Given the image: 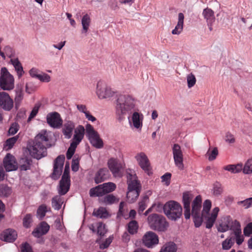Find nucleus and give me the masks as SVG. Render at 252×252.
<instances>
[{"label": "nucleus", "mask_w": 252, "mask_h": 252, "mask_svg": "<svg viewBox=\"0 0 252 252\" xmlns=\"http://www.w3.org/2000/svg\"><path fill=\"white\" fill-rule=\"evenodd\" d=\"M187 79L188 86L189 88H191L195 85L196 83V78L195 76L192 73H190L187 76Z\"/></svg>", "instance_id": "nucleus-53"}, {"label": "nucleus", "mask_w": 252, "mask_h": 252, "mask_svg": "<svg viewBox=\"0 0 252 252\" xmlns=\"http://www.w3.org/2000/svg\"><path fill=\"white\" fill-rule=\"evenodd\" d=\"M23 98V93L21 90H19L16 91V95L15 97V101L16 103V105H17V104H19Z\"/></svg>", "instance_id": "nucleus-58"}, {"label": "nucleus", "mask_w": 252, "mask_h": 252, "mask_svg": "<svg viewBox=\"0 0 252 252\" xmlns=\"http://www.w3.org/2000/svg\"><path fill=\"white\" fill-rule=\"evenodd\" d=\"M233 244L231 239H226L222 243V247L223 250H228L230 249Z\"/></svg>", "instance_id": "nucleus-59"}, {"label": "nucleus", "mask_w": 252, "mask_h": 252, "mask_svg": "<svg viewBox=\"0 0 252 252\" xmlns=\"http://www.w3.org/2000/svg\"><path fill=\"white\" fill-rule=\"evenodd\" d=\"M85 131V129L83 126L79 125L77 126L66 153V158L68 159H70L74 155L77 146L84 138Z\"/></svg>", "instance_id": "nucleus-3"}, {"label": "nucleus", "mask_w": 252, "mask_h": 252, "mask_svg": "<svg viewBox=\"0 0 252 252\" xmlns=\"http://www.w3.org/2000/svg\"><path fill=\"white\" fill-rule=\"evenodd\" d=\"M202 204L201 196L197 195L192 201L191 214H199L201 213Z\"/></svg>", "instance_id": "nucleus-25"}, {"label": "nucleus", "mask_w": 252, "mask_h": 252, "mask_svg": "<svg viewBox=\"0 0 252 252\" xmlns=\"http://www.w3.org/2000/svg\"><path fill=\"white\" fill-rule=\"evenodd\" d=\"M13 107V101L4 92H0V107L5 111H10Z\"/></svg>", "instance_id": "nucleus-18"}, {"label": "nucleus", "mask_w": 252, "mask_h": 252, "mask_svg": "<svg viewBox=\"0 0 252 252\" xmlns=\"http://www.w3.org/2000/svg\"><path fill=\"white\" fill-rule=\"evenodd\" d=\"M91 197H100L105 195L104 189L101 185L91 189L89 192Z\"/></svg>", "instance_id": "nucleus-32"}, {"label": "nucleus", "mask_w": 252, "mask_h": 252, "mask_svg": "<svg viewBox=\"0 0 252 252\" xmlns=\"http://www.w3.org/2000/svg\"><path fill=\"white\" fill-rule=\"evenodd\" d=\"M64 159L65 158L63 155H60L56 158L54 161L53 172L51 176L53 179H58L61 175Z\"/></svg>", "instance_id": "nucleus-16"}, {"label": "nucleus", "mask_w": 252, "mask_h": 252, "mask_svg": "<svg viewBox=\"0 0 252 252\" xmlns=\"http://www.w3.org/2000/svg\"><path fill=\"white\" fill-rule=\"evenodd\" d=\"M134 158L140 167L148 175H150L151 167L150 161L145 153L142 152L138 153Z\"/></svg>", "instance_id": "nucleus-12"}, {"label": "nucleus", "mask_w": 252, "mask_h": 252, "mask_svg": "<svg viewBox=\"0 0 252 252\" xmlns=\"http://www.w3.org/2000/svg\"><path fill=\"white\" fill-rule=\"evenodd\" d=\"M47 212V208L45 205H40L37 210V216L39 219L42 220Z\"/></svg>", "instance_id": "nucleus-47"}, {"label": "nucleus", "mask_w": 252, "mask_h": 252, "mask_svg": "<svg viewBox=\"0 0 252 252\" xmlns=\"http://www.w3.org/2000/svg\"><path fill=\"white\" fill-rule=\"evenodd\" d=\"M63 202L60 196L56 195L52 198V206L54 209L59 210L61 209Z\"/></svg>", "instance_id": "nucleus-38"}, {"label": "nucleus", "mask_w": 252, "mask_h": 252, "mask_svg": "<svg viewBox=\"0 0 252 252\" xmlns=\"http://www.w3.org/2000/svg\"><path fill=\"white\" fill-rule=\"evenodd\" d=\"M48 141L49 139L47 132L43 131L36 135L34 143L41 144V145H44L45 147V145H47L46 143Z\"/></svg>", "instance_id": "nucleus-35"}, {"label": "nucleus", "mask_w": 252, "mask_h": 252, "mask_svg": "<svg viewBox=\"0 0 252 252\" xmlns=\"http://www.w3.org/2000/svg\"><path fill=\"white\" fill-rule=\"evenodd\" d=\"M219 154L217 147H210L205 155V158L210 161L214 160Z\"/></svg>", "instance_id": "nucleus-33"}, {"label": "nucleus", "mask_w": 252, "mask_h": 252, "mask_svg": "<svg viewBox=\"0 0 252 252\" xmlns=\"http://www.w3.org/2000/svg\"><path fill=\"white\" fill-rule=\"evenodd\" d=\"M115 93L102 81H98L96 84V94L100 99H106L114 96Z\"/></svg>", "instance_id": "nucleus-8"}, {"label": "nucleus", "mask_w": 252, "mask_h": 252, "mask_svg": "<svg viewBox=\"0 0 252 252\" xmlns=\"http://www.w3.org/2000/svg\"><path fill=\"white\" fill-rule=\"evenodd\" d=\"M109 177L108 170L106 168L100 169L95 174L94 181L96 184L101 183L108 179Z\"/></svg>", "instance_id": "nucleus-24"}, {"label": "nucleus", "mask_w": 252, "mask_h": 252, "mask_svg": "<svg viewBox=\"0 0 252 252\" xmlns=\"http://www.w3.org/2000/svg\"><path fill=\"white\" fill-rule=\"evenodd\" d=\"M86 135L91 144L95 148L100 149L103 146L102 140L96 131L93 126L90 124L86 126Z\"/></svg>", "instance_id": "nucleus-7"}, {"label": "nucleus", "mask_w": 252, "mask_h": 252, "mask_svg": "<svg viewBox=\"0 0 252 252\" xmlns=\"http://www.w3.org/2000/svg\"><path fill=\"white\" fill-rule=\"evenodd\" d=\"M50 226L45 221L41 222L33 231L32 235L35 237H40L46 234L49 231Z\"/></svg>", "instance_id": "nucleus-22"}, {"label": "nucleus", "mask_w": 252, "mask_h": 252, "mask_svg": "<svg viewBox=\"0 0 252 252\" xmlns=\"http://www.w3.org/2000/svg\"><path fill=\"white\" fill-rule=\"evenodd\" d=\"M172 152L175 165L182 170L184 168L183 163V152L181 147L178 144H174L172 146Z\"/></svg>", "instance_id": "nucleus-9"}, {"label": "nucleus", "mask_w": 252, "mask_h": 252, "mask_svg": "<svg viewBox=\"0 0 252 252\" xmlns=\"http://www.w3.org/2000/svg\"><path fill=\"white\" fill-rule=\"evenodd\" d=\"M136 101L128 95L120 94L116 100V114L119 121H122L127 115H130L136 110Z\"/></svg>", "instance_id": "nucleus-1"}, {"label": "nucleus", "mask_w": 252, "mask_h": 252, "mask_svg": "<svg viewBox=\"0 0 252 252\" xmlns=\"http://www.w3.org/2000/svg\"><path fill=\"white\" fill-rule=\"evenodd\" d=\"M244 235L246 237H249L252 234V222L249 223L244 228Z\"/></svg>", "instance_id": "nucleus-55"}, {"label": "nucleus", "mask_w": 252, "mask_h": 252, "mask_svg": "<svg viewBox=\"0 0 252 252\" xmlns=\"http://www.w3.org/2000/svg\"><path fill=\"white\" fill-rule=\"evenodd\" d=\"M177 250L176 244L173 242H169L162 246L159 252H176Z\"/></svg>", "instance_id": "nucleus-34"}, {"label": "nucleus", "mask_w": 252, "mask_h": 252, "mask_svg": "<svg viewBox=\"0 0 252 252\" xmlns=\"http://www.w3.org/2000/svg\"><path fill=\"white\" fill-rule=\"evenodd\" d=\"M47 123L54 128H59L63 125V120L60 114L57 112H53L47 114Z\"/></svg>", "instance_id": "nucleus-14"}, {"label": "nucleus", "mask_w": 252, "mask_h": 252, "mask_svg": "<svg viewBox=\"0 0 252 252\" xmlns=\"http://www.w3.org/2000/svg\"><path fill=\"white\" fill-rule=\"evenodd\" d=\"M149 202V197L147 196H145L142 199L139 201L138 203V210L139 214H142L143 211L147 207V204Z\"/></svg>", "instance_id": "nucleus-40"}, {"label": "nucleus", "mask_w": 252, "mask_h": 252, "mask_svg": "<svg viewBox=\"0 0 252 252\" xmlns=\"http://www.w3.org/2000/svg\"><path fill=\"white\" fill-rule=\"evenodd\" d=\"M3 162L6 171H14L18 168V163L15 157L9 153L6 154L3 159Z\"/></svg>", "instance_id": "nucleus-19"}, {"label": "nucleus", "mask_w": 252, "mask_h": 252, "mask_svg": "<svg viewBox=\"0 0 252 252\" xmlns=\"http://www.w3.org/2000/svg\"><path fill=\"white\" fill-rule=\"evenodd\" d=\"M0 87L3 90H11L14 87L13 76L5 67H2L0 70Z\"/></svg>", "instance_id": "nucleus-6"}, {"label": "nucleus", "mask_w": 252, "mask_h": 252, "mask_svg": "<svg viewBox=\"0 0 252 252\" xmlns=\"http://www.w3.org/2000/svg\"><path fill=\"white\" fill-rule=\"evenodd\" d=\"M32 221V216L30 214H27L23 219V223L24 226L26 228L31 227Z\"/></svg>", "instance_id": "nucleus-51"}, {"label": "nucleus", "mask_w": 252, "mask_h": 252, "mask_svg": "<svg viewBox=\"0 0 252 252\" xmlns=\"http://www.w3.org/2000/svg\"><path fill=\"white\" fill-rule=\"evenodd\" d=\"M193 194L189 191H187L183 193V202L185 209L184 216L186 219H189L190 217V202L193 198Z\"/></svg>", "instance_id": "nucleus-17"}, {"label": "nucleus", "mask_w": 252, "mask_h": 252, "mask_svg": "<svg viewBox=\"0 0 252 252\" xmlns=\"http://www.w3.org/2000/svg\"><path fill=\"white\" fill-rule=\"evenodd\" d=\"M22 161L24 162V164L20 165V169L22 170H27L30 169V163L28 159H23Z\"/></svg>", "instance_id": "nucleus-60"}, {"label": "nucleus", "mask_w": 252, "mask_h": 252, "mask_svg": "<svg viewBox=\"0 0 252 252\" xmlns=\"http://www.w3.org/2000/svg\"><path fill=\"white\" fill-rule=\"evenodd\" d=\"M230 229V226L226 223H220L218 227V230L220 232H225Z\"/></svg>", "instance_id": "nucleus-61"}, {"label": "nucleus", "mask_w": 252, "mask_h": 252, "mask_svg": "<svg viewBox=\"0 0 252 252\" xmlns=\"http://www.w3.org/2000/svg\"><path fill=\"white\" fill-rule=\"evenodd\" d=\"M21 252H33L30 245L27 243L22 245Z\"/></svg>", "instance_id": "nucleus-64"}, {"label": "nucleus", "mask_w": 252, "mask_h": 252, "mask_svg": "<svg viewBox=\"0 0 252 252\" xmlns=\"http://www.w3.org/2000/svg\"><path fill=\"white\" fill-rule=\"evenodd\" d=\"M212 202L209 199L205 200L203 204V210L202 215H204V214H208L210 211L211 208Z\"/></svg>", "instance_id": "nucleus-49"}, {"label": "nucleus", "mask_w": 252, "mask_h": 252, "mask_svg": "<svg viewBox=\"0 0 252 252\" xmlns=\"http://www.w3.org/2000/svg\"><path fill=\"white\" fill-rule=\"evenodd\" d=\"M127 184L128 191L126 197L129 203L135 202L139 195L141 185L137 180V177L134 172H127Z\"/></svg>", "instance_id": "nucleus-2"}, {"label": "nucleus", "mask_w": 252, "mask_h": 252, "mask_svg": "<svg viewBox=\"0 0 252 252\" xmlns=\"http://www.w3.org/2000/svg\"><path fill=\"white\" fill-rule=\"evenodd\" d=\"M10 63L14 67L15 70L17 72L19 78L22 77L23 75L24 71L23 70V66L18 58L11 59Z\"/></svg>", "instance_id": "nucleus-31"}, {"label": "nucleus", "mask_w": 252, "mask_h": 252, "mask_svg": "<svg viewBox=\"0 0 252 252\" xmlns=\"http://www.w3.org/2000/svg\"><path fill=\"white\" fill-rule=\"evenodd\" d=\"M132 115L128 116V124L131 129L140 131L143 126V117L138 112L134 111Z\"/></svg>", "instance_id": "nucleus-11"}, {"label": "nucleus", "mask_w": 252, "mask_h": 252, "mask_svg": "<svg viewBox=\"0 0 252 252\" xmlns=\"http://www.w3.org/2000/svg\"><path fill=\"white\" fill-rule=\"evenodd\" d=\"M242 169L245 174H249L252 173V158L246 161Z\"/></svg>", "instance_id": "nucleus-45"}, {"label": "nucleus", "mask_w": 252, "mask_h": 252, "mask_svg": "<svg viewBox=\"0 0 252 252\" xmlns=\"http://www.w3.org/2000/svg\"><path fill=\"white\" fill-rule=\"evenodd\" d=\"M76 128L77 127L75 128V124L73 121H66L62 129V132L64 137L66 139H70L72 137L73 131L75 132Z\"/></svg>", "instance_id": "nucleus-20"}, {"label": "nucleus", "mask_w": 252, "mask_h": 252, "mask_svg": "<svg viewBox=\"0 0 252 252\" xmlns=\"http://www.w3.org/2000/svg\"><path fill=\"white\" fill-rule=\"evenodd\" d=\"M148 221L150 227L156 231H165L168 226L165 218L157 214H153L149 216Z\"/></svg>", "instance_id": "nucleus-5"}, {"label": "nucleus", "mask_w": 252, "mask_h": 252, "mask_svg": "<svg viewBox=\"0 0 252 252\" xmlns=\"http://www.w3.org/2000/svg\"><path fill=\"white\" fill-rule=\"evenodd\" d=\"M119 199L113 194H110L105 196L103 199V202L106 204H112L116 202H118Z\"/></svg>", "instance_id": "nucleus-44"}, {"label": "nucleus", "mask_w": 252, "mask_h": 252, "mask_svg": "<svg viewBox=\"0 0 252 252\" xmlns=\"http://www.w3.org/2000/svg\"><path fill=\"white\" fill-rule=\"evenodd\" d=\"M225 141L230 144L234 143L235 140L233 135L230 132L226 133L225 135Z\"/></svg>", "instance_id": "nucleus-63"}, {"label": "nucleus", "mask_w": 252, "mask_h": 252, "mask_svg": "<svg viewBox=\"0 0 252 252\" xmlns=\"http://www.w3.org/2000/svg\"><path fill=\"white\" fill-rule=\"evenodd\" d=\"M184 15L182 13L178 14V23L174 29L172 31L173 34L179 35L183 30Z\"/></svg>", "instance_id": "nucleus-27"}, {"label": "nucleus", "mask_w": 252, "mask_h": 252, "mask_svg": "<svg viewBox=\"0 0 252 252\" xmlns=\"http://www.w3.org/2000/svg\"><path fill=\"white\" fill-rule=\"evenodd\" d=\"M158 236L153 231H148L143 236L142 242L148 248H153L158 243Z\"/></svg>", "instance_id": "nucleus-15"}, {"label": "nucleus", "mask_w": 252, "mask_h": 252, "mask_svg": "<svg viewBox=\"0 0 252 252\" xmlns=\"http://www.w3.org/2000/svg\"><path fill=\"white\" fill-rule=\"evenodd\" d=\"M18 139L17 136H14L6 140L4 144V148L6 150L11 149Z\"/></svg>", "instance_id": "nucleus-48"}, {"label": "nucleus", "mask_w": 252, "mask_h": 252, "mask_svg": "<svg viewBox=\"0 0 252 252\" xmlns=\"http://www.w3.org/2000/svg\"><path fill=\"white\" fill-rule=\"evenodd\" d=\"M243 164L241 163L235 164H229L225 166L223 169L225 170H227L231 172L232 173H237L241 171L242 170Z\"/></svg>", "instance_id": "nucleus-37"}, {"label": "nucleus", "mask_w": 252, "mask_h": 252, "mask_svg": "<svg viewBox=\"0 0 252 252\" xmlns=\"http://www.w3.org/2000/svg\"><path fill=\"white\" fill-rule=\"evenodd\" d=\"M182 207L175 201H169L164 204V214L171 220H176L182 215Z\"/></svg>", "instance_id": "nucleus-4"}, {"label": "nucleus", "mask_w": 252, "mask_h": 252, "mask_svg": "<svg viewBox=\"0 0 252 252\" xmlns=\"http://www.w3.org/2000/svg\"><path fill=\"white\" fill-rule=\"evenodd\" d=\"M17 237L16 232L13 229H8L4 231L0 234V238L1 240L7 242H12L15 241Z\"/></svg>", "instance_id": "nucleus-21"}, {"label": "nucleus", "mask_w": 252, "mask_h": 252, "mask_svg": "<svg viewBox=\"0 0 252 252\" xmlns=\"http://www.w3.org/2000/svg\"><path fill=\"white\" fill-rule=\"evenodd\" d=\"M237 204L242 205L245 209H248L252 206V197L247 198L246 199L238 201Z\"/></svg>", "instance_id": "nucleus-52"}, {"label": "nucleus", "mask_w": 252, "mask_h": 252, "mask_svg": "<svg viewBox=\"0 0 252 252\" xmlns=\"http://www.w3.org/2000/svg\"><path fill=\"white\" fill-rule=\"evenodd\" d=\"M11 193V189L6 185H0V196H7Z\"/></svg>", "instance_id": "nucleus-46"}, {"label": "nucleus", "mask_w": 252, "mask_h": 252, "mask_svg": "<svg viewBox=\"0 0 252 252\" xmlns=\"http://www.w3.org/2000/svg\"><path fill=\"white\" fill-rule=\"evenodd\" d=\"M3 50L6 55L10 58L12 59V58L15 55L14 50L11 46L9 45L5 46L3 48Z\"/></svg>", "instance_id": "nucleus-54"}, {"label": "nucleus", "mask_w": 252, "mask_h": 252, "mask_svg": "<svg viewBox=\"0 0 252 252\" xmlns=\"http://www.w3.org/2000/svg\"><path fill=\"white\" fill-rule=\"evenodd\" d=\"M79 161L78 158H73L72 160V165H71V168L72 170L73 171H77L79 169Z\"/></svg>", "instance_id": "nucleus-62"}, {"label": "nucleus", "mask_w": 252, "mask_h": 252, "mask_svg": "<svg viewBox=\"0 0 252 252\" xmlns=\"http://www.w3.org/2000/svg\"><path fill=\"white\" fill-rule=\"evenodd\" d=\"M90 229L93 232H95L96 229L97 234L100 236H104L106 232L105 225L101 222L96 223L95 224H91L90 226Z\"/></svg>", "instance_id": "nucleus-30"}, {"label": "nucleus", "mask_w": 252, "mask_h": 252, "mask_svg": "<svg viewBox=\"0 0 252 252\" xmlns=\"http://www.w3.org/2000/svg\"><path fill=\"white\" fill-rule=\"evenodd\" d=\"M109 169L115 177H122V170L124 168L123 163L117 158H111L107 162Z\"/></svg>", "instance_id": "nucleus-10"}, {"label": "nucleus", "mask_w": 252, "mask_h": 252, "mask_svg": "<svg viewBox=\"0 0 252 252\" xmlns=\"http://www.w3.org/2000/svg\"><path fill=\"white\" fill-rule=\"evenodd\" d=\"M29 151L32 157L36 159H40L47 155L46 148L44 145L34 143L32 146L29 148Z\"/></svg>", "instance_id": "nucleus-13"}, {"label": "nucleus", "mask_w": 252, "mask_h": 252, "mask_svg": "<svg viewBox=\"0 0 252 252\" xmlns=\"http://www.w3.org/2000/svg\"><path fill=\"white\" fill-rule=\"evenodd\" d=\"M37 79L43 82H49L51 80V77L45 73H41L37 76Z\"/></svg>", "instance_id": "nucleus-56"}, {"label": "nucleus", "mask_w": 252, "mask_h": 252, "mask_svg": "<svg viewBox=\"0 0 252 252\" xmlns=\"http://www.w3.org/2000/svg\"><path fill=\"white\" fill-rule=\"evenodd\" d=\"M91 17L88 14H85L83 15L81 19V25L82 26L81 33L85 35L87 34L91 25Z\"/></svg>", "instance_id": "nucleus-26"}, {"label": "nucleus", "mask_w": 252, "mask_h": 252, "mask_svg": "<svg viewBox=\"0 0 252 252\" xmlns=\"http://www.w3.org/2000/svg\"><path fill=\"white\" fill-rule=\"evenodd\" d=\"M219 211L218 207H215L212 211V212L206 221V227L211 228L214 225V223L217 219Z\"/></svg>", "instance_id": "nucleus-29"}, {"label": "nucleus", "mask_w": 252, "mask_h": 252, "mask_svg": "<svg viewBox=\"0 0 252 252\" xmlns=\"http://www.w3.org/2000/svg\"><path fill=\"white\" fill-rule=\"evenodd\" d=\"M93 214L94 216L101 219L107 218L109 216L108 212L106 208L104 207H99L98 209H94Z\"/></svg>", "instance_id": "nucleus-36"}, {"label": "nucleus", "mask_w": 252, "mask_h": 252, "mask_svg": "<svg viewBox=\"0 0 252 252\" xmlns=\"http://www.w3.org/2000/svg\"><path fill=\"white\" fill-rule=\"evenodd\" d=\"M70 187V179H62L60 182L58 192L60 195H64Z\"/></svg>", "instance_id": "nucleus-28"}, {"label": "nucleus", "mask_w": 252, "mask_h": 252, "mask_svg": "<svg viewBox=\"0 0 252 252\" xmlns=\"http://www.w3.org/2000/svg\"><path fill=\"white\" fill-rule=\"evenodd\" d=\"M202 14L206 19L210 31H211L212 30V24L215 20L214 11L211 9L207 8L204 9Z\"/></svg>", "instance_id": "nucleus-23"}, {"label": "nucleus", "mask_w": 252, "mask_h": 252, "mask_svg": "<svg viewBox=\"0 0 252 252\" xmlns=\"http://www.w3.org/2000/svg\"><path fill=\"white\" fill-rule=\"evenodd\" d=\"M223 192V189L221 185L218 182H216L213 185L212 192L214 196H218Z\"/></svg>", "instance_id": "nucleus-41"}, {"label": "nucleus", "mask_w": 252, "mask_h": 252, "mask_svg": "<svg viewBox=\"0 0 252 252\" xmlns=\"http://www.w3.org/2000/svg\"><path fill=\"white\" fill-rule=\"evenodd\" d=\"M103 186L105 194L110 193L116 189V185L112 182H108L101 184Z\"/></svg>", "instance_id": "nucleus-39"}, {"label": "nucleus", "mask_w": 252, "mask_h": 252, "mask_svg": "<svg viewBox=\"0 0 252 252\" xmlns=\"http://www.w3.org/2000/svg\"><path fill=\"white\" fill-rule=\"evenodd\" d=\"M138 225L136 221L132 220L128 224L127 230L131 234H134L137 232Z\"/></svg>", "instance_id": "nucleus-42"}, {"label": "nucleus", "mask_w": 252, "mask_h": 252, "mask_svg": "<svg viewBox=\"0 0 252 252\" xmlns=\"http://www.w3.org/2000/svg\"><path fill=\"white\" fill-rule=\"evenodd\" d=\"M230 229L232 230L234 234H239L242 233L240 223L236 220L232 221L230 226Z\"/></svg>", "instance_id": "nucleus-43"}, {"label": "nucleus", "mask_w": 252, "mask_h": 252, "mask_svg": "<svg viewBox=\"0 0 252 252\" xmlns=\"http://www.w3.org/2000/svg\"><path fill=\"white\" fill-rule=\"evenodd\" d=\"M192 217L193 219V221L194 222V225L195 227H199L202 222V218L201 217L202 214H191Z\"/></svg>", "instance_id": "nucleus-50"}, {"label": "nucleus", "mask_w": 252, "mask_h": 252, "mask_svg": "<svg viewBox=\"0 0 252 252\" xmlns=\"http://www.w3.org/2000/svg\"><path fill=\"white\" fill-rule=\"evenodd\" d=\"M152 208L157 212H161L163 211L164 213V205L160 202L155 203L152 205Z\"/></svg>", "instance_id": "nucleus-57"}]
</instances>
